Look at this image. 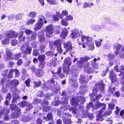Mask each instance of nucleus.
Wrapping results in <instances>:
<instances>
[{
  "label": "nucleus",
  "instance_id": "nucleus-1",
  "mask_svg": "<svg viewBox=\"0 0 124 124\" xmlns=\"http://www.w3.org/2000/svg\"><path fill=\"white\" fill-rule=\"evenodd\" d=\"M70 37L75 39L77 37L78 38L77 40L80 39L82 43V47L84 48L86 47L85 45V44L88 47L87 49L89 50H93L94 49L93 43V42L92 39L89 36H85L82 35V31L79 30L77 29L74 30L71 35Z\"/></svg>",
  "mask_w": 124,
  "mask_h": 124
},
{
  "label": "nucleus",
  "instance_id": "nucleus-2",
  "mask_svg": "<svg viewBox=\"0 0 124 124\" xmlns=\"http://www.w3.org/2000/svg\"><path fill=\"white\" fill-rule=\"evenodd\" d=\"M63 71L67 74H70L69 77V80L70 82L76 81L78 78V76L77 74L75 73V70L74 72L71 71V70L69 68H63Z\"/></svg>",
  "mask_w": 124,
  "mask_h": 124
},
{
  "label": "nucleus",
  "instance_id": "nucleus-3",
  "mask_svg": "<svg viewBox=\"0 0 124 124\" xmlns=\"http://www.w3.org/2000/svg\"><path fill=\"white\" fill-rule=\"evenodd\" d=\"M5 35L7 38L2 40L1 42L2 44L3 45H7L8 44L9 39L16 38L17 37V34L15 31H8L7 33L5 34Z\"/></svg>",
  "mask_w": 124,
  "mask_h": 124
},
{
  "label": "nucleus",
  "instance_id": "nucleus-4",
  "mask_svg": "<svg viewBox=\"0 0 124 124\" xmlns=\"http://www.w3.org/2000/svg\"><path fill=\"white\" fill-rule=\"evenodd\" d=\"M21 49L22 53L24 55L31 54L32 48L30 46L29 44L27 43L23 44L21 47Z\"/></svg>",
  "mask_w": 124,
  "mask_h": 124
},
{
  "label": "nucleus",
  "instance_id": "nucleus-5",
  "mask_svg": "<svg viewBox=\"0 0 124 124\" xmlns=\"http://www.w3.org/2000/svg\"><path fill=\"white\" fill-rule=\"evenodd\" d=\"M10 84V81H7L5 80L4 78H2L0 82V85L2 87V91L4 93H7V90L5 87H9Z\"/></svg>",
  "mask_w": 124,
  "mask_h": 124
},
{
  "label": "nucleus",
  "instance_id": "nucleus-6",
  "mask_svg": "<svg viewBox=\"0 0 124 124\" xmlns=\"http://www.w3.org/2000/svg\"><path fill=\"white\" fill-rule=\"evenodd\" d=\"M106 105V104H105L101 103L99 102H96L94 108V109L98 108H101V109L99 111L98 115L102 116L101 114L103 111L105 110Z\"/></svg>",
  "mask_w": 124,
  "mask_h": 124
},
{
  "label": "nucleus",
  "instance_id": "nucleus-7",
  "mask_svg": "<svg viewBox=\"0 0 124 124\" xmlns=\"http://www.w3.org/2000/svg\"><path fill=\"white\" fill-rule=\"evenodd\" d=\"M53 26L50 25L46 27L45 31L46 32V35L47 37L50 38L52 37V35L53 33Z\"/></svg>",
  "mask_w": 124,
  "mask_h": 124
},
{
  "label": "nucleus",
  "instance_id": "nucleus-8",
  "mask_svg": "<svg viewBox=\"0 0 124 124\" xmlns=\"http://www.w3.org/2000/svg\"><path fill=\"white\" fill-rule=\"evenodd\" d=\"M19 75L18 70L17 69H10L7 77L8 78H12L13 77H18Z\"/></svg>",
  "mask_w": 124,
  "mask_h": 124
},
{
  "label": "nucleus",
  "instance_id": "nucleus-9",
  "mask_svg": "<svg viewBox=\"0 0 124 124\" xmlns=\"http://www.w3.org/2000/svg\"><path fill=\"white\" fill-rule=\"evenodd\" d=\"M6 54L4 56V59L5 61H8L10 59L12 60V53L11 50L8 48L5 49Z\"/></svg>",
  "mask_w": 124,
  "mask_h": 124
},
{
  "label": "nucleus",
  "instance_id": "nucleus-10",
  "mask_svg": "<svg viewBox=\"0 0 124 124\" xmlns=\"http://www.w3.org/2000/svg\"><path fill=\"white\" fill-rule=\"evenodd\" d=\"M64 47L66 49V52L68 50L70 51V52L74 53V51H72V44L70 41H68L67 42L63 43Z\"/></svg>",
  "mask_w": 124,
  "mask_h": 124
},
{
  "label": "nucleus",
  "instance_id": "nucleus-11",
  "mask_svg": "<svg viewBox=\"0 0 124 124\" xmlns=\"http://www.w3.org/2000/svg\"><path fill=\"white\" fill-rule=\"evenodd\" d=\"M54 85V79L53 78H52L51 80L48 81L46 82V84L44 85V88H46V89L48 90L49 88H51Z\"/></svg>",
  "mask_w": 124,
  "mask_h": 124
},
{
  "label": "nucleus",
  "instance_id": "nucleus-12",
  "mask_svg": "<svg viewBox=\"0 0 124 124\" xmlns=\"http://www.w3.org/2000/svg\"><path fill=\"white\" fill-rule=\"evenodd\" d=\"M90 58L87 56L81 58L80 60L77 62V65L79 66V67H84L83 64L84 63L87 62L89 60Z\"/></svg>",
  "mask_w": 124,
  "mask_h": 124
},
{
  "label": "nucleus",
  "instance_id": "nucleus-13",
  "mask_svg": "<svg viewBox=\"0 0 124 124\" xmlns=\"http://www.w3.org/2000/svg\"><path fill=\"white\" fill-rule=\"evenodd\" d=\"M43 24V23L42 21V19L41 18L35 25V27L34 28V30L35 31H37L40 29L42 28Z\"/></svg>",
  "mask_w": 124,
  "mask_h": 124
},
{
  "label": "nucleus",
  "instance_id": "nucleus-14",
  "mask_svg": "<svg viewBox=\"0 0 124 124\" xmlns=\"http://www.w3.org/2000/svg\"><path fill=\"white\" fill-rule=\"evenodd\" d=\"M122 46V45L119 44L118 42H116L114 44L113 48L114 49L116 50V51L115 52V53L116 55L119 54V52L118 51L120 50Z\"/></svg>",
  "mask_w": 124,
  "mask_h": 124
},
{
  "label": "nucleus",
  "instance_id": "nucleus-15",
  "mask_svg": "<svg viewBox=\"0 0 124 124\" xmlns=\"http://www.w3.org/2000/svg\"><path fill=\"white\" fill-rule=\"evenodd\" d=\"M89 67H86L84 68V71L85 72L87 73H93L96 74L97 73V71L96 70H97L96 69H95Z\"/></svg>",
  "mask_w": 124,
  "mask_h": 124
},
{
  "label": "nucleus",
  "instance_id": "nucleus-16",
  "mask_svg": "<svg viewBox=\"0 0 124 124\" xmlns=\"http://www.w3.org/2000/svg\"><path fill=\"white\" fill-rule=\"evenodd\" d=\"M104 86V84L102 82L97 83L95 84V86L94 87L95 88V92L97 91L98 89L101 91L103 90Z\"/></svg>",
  "mask_w": 124,
  "mask_h": 124
},
{
  "label": "nucleus",
  "instance_id": "nucleus-17",
  "mask_svg": "<svg viewBox=\"0 0 124 124\" xmlns=\"http://www.w3.org/2000/svg\"><path fill=\"white\" fill-rule=\"evenodd\" d=\"M10 83V85L11 87L13 88H14V90L13 91H16V87L18 85L19 83V81L17 80L14 79L12 80L11 82L9 80Z\"/></svg>",
  "mask_w": 124,
  "mask_h": 124
},
{
  "label": "nucleus",
  "instance_id": "nucleus-18",
  "mask_svg": "<svg viewBox=\"0 0 124 124\" xmlns=\"http://www.w3.org/2000/svg\"><path fill=\"white\" fill-rule=\"evenodd\" d=\"M101 60V58L98 57L97 59L94 58L93 60L91 61L90 62L91 65L95 69H98V68L99 66L98 64L95 62L97 60L99 61Z\"/></svg>",
  "mask_w": 124,
  "mask_h": 124
},
{
  "label": "nucleus",
  "instance_id": "nucleus-19",
  "mask_svg": "<svg viewBox=\"0 0 124 124\" xmlns=\"http://www.w3.org/2000/svg\"><path fill=\"white\" fill-rule=\"evenodd\" d=\"M110 71L109 78L111 80L112 83H114V82L116 81L117 80L116 76L113 73V71L110 70Z\"/></svg>",
  "mask_w": 124,
  "mask_h": 124
},
{
  "label": "nucleus",
  "instance_id": "nucleus-20",
  "mask_svg": "<svg viewBox=\"0 0 124 124\" xmlns=\"http://www.w3.org/2000/svg\"><path fill=\"white\" fill-rule=\"evenodd\" d=\"M20 111H16L11 115L10 117L12 118H15L18 117L21 115Z\"/></svg>",
  "mask_w": 124,
  "mask_h": 124
},
{
  "label": "nucleus",
  "instance_id": "nucleus-21",
  "mask_svg": "<svg viewBox=\"0 0 124 124\" xmlns=\"http://www.w3.org/2000/svg\"><path fill=\"white\" fill-rule=\"evenodd\" d=\"M9 109L7 108H1L0 112V118L3 115L7 114L9 112Z\"/></svg>",
  "mask_w": 124,
  "mask_h": 124
},
{
  "label": "nucleus",
  "instance_id": "nucleus-22",
  "mask_svg": "<svg viewBox=\"0 0 124 124\" xmlns=\"http://www.w3.org/2000/svg\"><path fill=\"white\" fill-rule=\"evenodd\" d=\"M79 80L80 82L82 84L87 82L89 80L88 79L85 77L84 75H81Z\"/></svg>",
  "mask_w": 124,
  "mask_h": 124
},
{
  "label": "nucleus",
  "instance_id": "nucleus-23",
  "mask_svg": "<svg viewBox=\"0 0 124 124\" xmlns=\"http://www.w3.org/2000/svg\"><path fill=\"white\" fill-rule=\"evenodd\" d=\"M35 74L38 77H41L44 75V72L41 69H39L36 70Z\"/></svg>",
  "mask_w": 124,
  "mask_h": 124
},
{
  "label": "nucleus",
  "instance_id": "nucleus-24",
  "mask_svg": "<svg viewBox=\"0 0 124 124\" xmlns=\"http://www.w3.org/2000/svg\"><path fill=\"white\" fill-rule=\"evenodd\" d=\"M71 59L70 58H66L64 61V65H66V64L67 65V66L68 67H64L63 68H69V66L71 64Z\"/></svg>",
  "mask_w": 124,
  "mask_h": 124
},
{
  "label": "nucleus",
  "instance_id": "nucleus-25",
  "mask_svg": "<svg viewBox=\"0 0 124 124\" xmlns=\"http://www.w3.org/2000/svg\"><path fill=\"white\" fill-rule=\"evenodd\" d=\"M11 96L10 93H9L7 94V95L6 97V101L4 103L6 105H8L9 104V103L11 99Z\"/></svg>",
  "mask_w": 124,
  "mask_h": 124
},
{
  "label": "nucleus",
  "instance_id": "nucleus-26",
  "mask_svg": "<svg viewBox=\"0 0 124 124\" xmlns=\"http://www.w3.org/2000/svg\"><path fill=\"white\" fill-rule=\"evenodd\" d=\"M31 119L29 115L22 116L21 119V121L23 122H28L30 121Z\"/></svg>",
  "mask_w": 124,
  "mask_h": 124
},
{
  "label": "nucleus",
  "instance_id": "nucleus-27",
  "mask_svg": "<svg viewBox=\"0 0 124 124\" xmlns=\"http://www.w3.org/2000/svg\"><path fill=\"white\" fill-rule=\"evenodd\" d=\"M62 41L60 39H58L54 41V45L57 47L61 46Z\"/></svg>",
  "mask_w": 124,
  "mask_h": 124
},
{
  "label": "nucleus",
  "instance_id": "nucleus-28",
  "mask_svg": "<svg viewBox=\"0 0 124 124\" xmlns=\"http://www.w3.org/2000/svg\"><path fill=\"white\" fill-rule=\"evenodd\" d=\"M76 100L81 104H83L85 101V98L81 96L77 97L76 98Z\"/></svg>",
  "mask_w": 124,
  "mask_h": 124
},
{
  "label": "nucleus",
  "instance_id": "nucleus-29",
  "mask_svg": "<svg viewBox=\"0 0 124 124\" xmlns=\"http://www.w3.org/2000/svg\"><path fill=\"white\" fill-rule=\"evenodd\" d=\"M68 32V31L67 29H63L62 32L61 34V36L64 39L66 36L67 35Z\"/></svg>",
  "mask_w": 124,
  "mask_h": 124
},
{
  "label": "nucleus",
  "instance_id": "nucleus-30",
  "mask_svg": "<svg viewBox=\"0 0 124 124\" xmlns=\"http://www.w3.org/2000/svg\"><path fill=\"white\" fill-rule=\"evenodd\" d=\"M81 112L84 115H88L89 118L91 120H92L94 118V117L92 114H88V111L87 110L85 112L84 110H82Z\"/></svg>",
  "mask_w": 124,
  "mask_h": 124
},
{
  "label": "nucleus",
  "instance_id": "nucleus-31",
  "mask_svg": "<svg viewBox=\"0 0 124 124\" xmlns=\"http://www.w3.org/2000/svg\"><path fill=\"white\" fill-rule=\"evenodd\" d=\"M53 119L52 114L51 113H48L46 117L44 116L43 119L46 121L51 120Z\"/></svg>",
  "mask_w": 124,
  "mask_h": 124
},
{
  "label": "nucleus",
  "instance_id": "nucleus-32",
  "mask_svg": "<svg viewBox=\"0 0 124 124\" xmlns=\"http://www.w3.org/2000/svg\"><path fill=\"white\" fill-rule=\"evenodd\" d=\"M115 91V87H113L111 86L109 87L108 89V94L110 96L112 94H113L114 93Z\"/></svg>",
  "mask_w": 124,
  "mask_h": 124
},
{
  "label": "nucleus",
  "instance_id": "nucleus-33",
  "mask_svg": "<svg viewBox=\"0 0 124 124\" xmlns=\"http://www.w3.org/2000/svg\"><path fill=\"white\" fill-rule=\"evenodd\" d=\"M20 98L19 95H16L15 96H13V100L11 102L12 103H17V100H20Z\"/></svg>",
  "mask_w": 124,
  "mask_h": 124
},
{
  "label": "nucleus",
  "instance_id": "nucleus-34",
  "mask_svg": "<svg viewBox=\"0 0 124 124\" xmlns=\"http://www.w3.org/2000/svg\"><path fill=\"white\" fill-rule=\"evenodd\" d=\"M11 109L13 110H15V111H20V108L17 107L16 105L11 104L10 106Z\"/></svg>",
  "mask_w": 124,
  "mask_h": 124
},
{
  "label": "nucleus",
  "instance_id": "nucleus-35",
  "mask_svg": "<svg viewBox=\"0 0 124 124\" xmlns=\"http://www.w3.org/2000/svg\"><path fill=\"white\" fill-rule=\"evenodd\" d=\"M68 98L65 97H62L61 98V103L62 104H68Z\"/></svg>",
  "mask_w": 124,
  "mask_h": 124
},
{
  "label": "nucleus",
  "instance_id": "nucleus-36",
  "mask_svg": "<svg viewBox=\"0 0 124 124\" xmlns=\"http://www.w3.org/2000/svg\"><path fill=\"white\" fill-rule=\"evenodd\" d=\"M104 41L102 39H99L98 41H96L95 44L96 46L97 47H99L102 45L104 43Z\"/></svg>",
  "mask_w": 124,
  "mask_h": 124
},
{
  "label": "nucleus",
  "instance_id": "nucleus-37",
  "mask_svg": "<svg viewBox=\"0 0 124 124\" xmlns=\"http://www.w3.org/2000/svg\"><path fill=\"white\" fill-rule=\"evenodd\" d=\"M70 102L72 105H74L75 106H77L78 105V103L77 102L75 98L74 97L72 98L70 100Z\"/></svg>",
  "mask_w": 124,
  "mask_h": 124
},
{
  "label": "nucleus",
  "instance_id": "nucleus-38",
  "mask_svg": "<svg viewBox=\"0 0 124 124\" xmlns=\"http://www.w3.org/2000/svg\"><path fill=\"white\" fill-rule=\"evenodd\" d=\"M27 101H21L19 103L18 105L21 108H23L25 106H26Z\"/></svg>",
  "mask_w": 124,
  "mask_h": 124
},
{
  "label": "nucleus",
  "instance_id": "nucleus-39",
  "mask_svg": "<svg viewBox=\"0 0 124 124\" xmlns=\"http://www.w3.org/2000/svg\"><path fill=\"white\" fill-rule=\"evenodd\" d=\"M15 32L17 33L16 32ZM17 35H19V41H24L25 40V38L23 36V33H21V34L19 33L18 34L17 33Z\"/></svg>",
  "mask_w": 124,
  "mask_h": 124
},
{
  "label": "nucleus",
  "instance_id": "nucleus-40",
  "mask_svg": "<svg viewBox=\"0 0 124 124\" xmlns=\"http://www.w3.org/2000/svg\"><path fill=\"white\" fill-rule=\"evenodd\" d=\"M45 56L44 54L39 55L38 57V60L40 62H43L45 60Z\"/></svg>",
  "mask_w": 124,
  "mask_h": 124
},
{
  "label": "nucleus",
  "instance_id": "nucleus-41",
  "mask_svg": "<svg viewBox=\"0 0 124 124\" xmlns=\"http://www.w3.org/2000/svg\"><path fill=\"white\" fill-rule=\"evenodd\" d=\"M62 121L64 124H70L71 123L70 118H63Z\"/></svg>",
  "mask_w": 124,
  "mask_h": 124
},
{
  "label": "nucleus",
  "instance_id": "nucleus-42",
  "mask_svg": "<svg viewBox=\"0 0 124 124\" xmlns=\"http://www.w3.org/2000/svg\"><path fill=\"white\" fill-rule=\"evenodd\" d=\"M26 106L27 107L26 110L27 111H29L31 109L33 108V106L31 103H29V102L27 101Z\"/></svg>",
  "mask_w": 124,
  "mask_h": 124
},
{
  "label": "nucleus",
  "instance_id": "nucleus-43",
  "mask_svg": "<svg viewBox=\"0 0 124 124\" xmlns=\"http://www.w3.org/2000/svg\"><path fill=\"white\" fill-rule=\"evenodd\" d=\"M33 83V87L34 88H36L40 86L41 85V83L40 81H39L38 82H34Z\"/></svg>",
  "mask_w": 124,
  "mask_h": 124
},
{
  "label": "nucleus",
  "instance_id": "nucleus-44",
  "mask_svg": "<svg viewBox=\"0 0 124 124\" xmlns=\"http://www.w3.org/2000/svg\"><path fill=\"white\" fill-rule=\"evenodd\" d=\"M21 56V54L19 53L18 54H16L12 56V60L14 59L16 60H17Z\"/></svg>",
  "mask_w": 124,
  "mask_h": 124
},
{
  "label": "nucleus",
  "instance_id": "nucleus-45",
  "mask_svg": "<svg viewBox=\"0 0 124 124\" xmlns=\"http://www.w3.org/2000/svg\"><path fill=\"white\" fill-rule=\"evenodd\" d=\"M45 54L48 56H52L54 54V51H48L45 53Z\"/></svg>",
  "mask_w": 124,
  "mask_h": 124
},
{
  "label": "nucleus",
  "instance_id": "nucleus-46",
  "mask_svg": "<svg viewBox=\"0 0 124 124\" xmlns=\"http://www.w3.org/2000/svg\"><path fill=\"white\" fill-rule=\"evenodd\" d=\"M61 23L62 25L65 26H66L68 24V23L66 19H62L61 21Z\"/></svg>",
  "mask_w": 124,
  "mask_h": 124
},
{
  "label": "nucleus",
  "instance_id": "nucleus-47",
  "mask_svg": "<svg viewBox=\"0 0 124 124\" xmlns=\"http://www.w3.org/2000/svg\"><path fill=\"white\" fill-rule=\"evenodd\" d=\"M47 1L52 4H58L57 0H46Z\"/></svg>",
  "mask_w": 124,
  "mask_h": 124
},
{
  "label": "nucleus",
  "instance_id": "nucleus-48",
  "mask_svg": "<svg viewBox=\"0 0 124 124\" xmlns=\"http://www.w3.org/2000/svg\"><path fill=\"white\" fill-rule=\"evenodd\" d=\"M41 100L38 98H35L33 100L32 102V104H38L40 103L41 101Z\"/></svg>",
  "mask_w": 124,
  "mask_h": 124
},
{
  "label": "nucleus",
  "instance_id": "nucleus-49",
  "mask_svg": "<svg viewBox=\"0 0 124 124\" xmlns=\"http://www.w3.org/2000/svg\"><path fill=\"white\" fill-rule=\"evenodd\" d=\"M93 104L91 102H90L89 103H88L86 105V107L87 109H90L91 108H92V110L93 111L94 109L93 108Z\"/></svg>",
  "mask_w": 124,
  "mask_h": 124
},
{
  "label": "nucleus",
  "instance_id": "nucleus-50",
  "mask_svg": "<svg viewBox=\"0 0 124 124\" xmlns=\"http://www.w3.org/2000/svg\"><path fill=\"white\" fill-rule=\"evenodd\" d=\"M37 14L35 11H31L30 12L28 15V16L30 17H35Z\"/></svg>",
  "mask_w": 124,
  "mask_h": 124
},
{
  "label": "nucleus",
  "instance_id": "nucleus-51",
  "mask_svg": "<svg viewBox=\"0 0 124 124\" xmlns=\"http://www.w3.org/2000/svg\"><path fill=\"white\" fill-rule=\"evenodd\" d=\"M71 116V115L69 113H64L63 114V115H62L61 116V117L62 118H67V117H70Z\"/></svg>",
  "mask_w": 124,
  "mask_h": 124
},
{
  "label": "nucleus",
  "instance_id": "nucleus-52",
  "mask_svg": "<svg viewBox=\"0 0 124 124\" xmlns=\"http://www.w3.org/2000/svg\"><path fill=\"white\" fill-rule=\"evenodd\" d=\"M45 48V44H42L39 47V49L41 50V52L42 53H43L45 52L44 49Z\"/></svg>",
  "mask_w": 124,
  "mask_h": 124
},
{
  "label": "nucleus",
  "instance_id": "nucleus-53",
  "mask_svg": "<svg viewBox=\"0 0 124 124\" xmlns=\"http://www.w3.org/2000/svg\"><path fill=\"white\" fill-rule=\"evenodd\" d=\"M71 85L75 87H77L78 86V83L77 81H75L73 82H72L70 83Z\"/></svg>",
  "mask_w": 124,
  "mask_h": 124
},
{
  "label": "nucleus",
  "instance_id": "nucleus-54",
  "mask_svg": "<svg viewBox=\"0 0 124 124\" xmlns=\"http://www.w3.org/2000/svg\"><path fill=\"white\" fill-rule=\"evenodd\" d=\"M107 58L110 61L113 59L115 57V55L113 54H109L108 55H107Z\"/></svg>",
  "mask_w": 124,
  "mask_h": 124
},
{
  "label": "nucleus",
  "instance_id": "nucleus-55",
  "mask_svg": "<svg viewBox=\"0 0 124 124\" xmlns=\"http://www.w3.org/2000/svg\"><path fill=\"white\" fill-rule=\"evenodd\" d=\"M39 50L38 49H34L33 50L32 54L33 55L36 56L39 55Z\"/></svg>",
  "mask_w": 124,
  "mask_h": 124
},
{
  "label": "nucleus",
  "instance_id": "nucleus-56",
  "mask_svg": "<svg viewBox=\"0 0 124 124\" xmlns=\"http://www.w3.org/2000/svg\"><path fill=\"white\" fill-rule=\"evenodd\" d=\"M95 87H94V89L93 90V92L90 93L89 95V96L91 98L93 97L97 94L96 92L97 91L95 92Z\"/></svg>",
  "mask_w": 124,
  "mask_h": 124
},
{
  "label": "nucleus",
  "instance_id": "nucleus-57",
  "mask_svg": "<svg viewBox=\"0 0 124 124\" xmlns=\"http://www.w3.org/2000/svg\"><path fill=\"white\" fill-rule=\"evenodd\" d=\"M35 21V19H31L28 20L27 22V24L28 25H30L33 24Z\"/></svg>",
  "mask_w": 124,
  "mask_h": 124
},
{
  "label": "nucleus",
  "instance_id": "nucleus-58",
  "mask_svg": "<svg viewBox=\"0 0 124 124\" xmlns=\"http://www.w3.org/2000/svg\"><path fill=\"white\" fill-rule=\"evenodd\" d=\"M111 44L109 43H108L105 44L103 46L104 48L106 49H108L110 47Z\"/></svg>",
  "mask_w": 124,
  "mask_h": 124
},
{
  "label": "nucleus",
  "instance_id": "nucleus-59",
  "mask_svg": "<svg viewBox=\"0 0 124 124\" xmlns=\"http://www.w3.org/2000/svg\"><path fill=\"white\" fill-rule=\"evenodd\" d=\"M112 113V111L111 110H109L106 111L105 113L103 114V116L106 117L109 116Z\"/></svg>",
  "mask_w": 124,
  "mask_h": 124
},
{
  "label": "nucleus",
  "instance_id": "nucleus-60",
  "mask_svg": "<svg viewBox=\"0 0 124 124\" xmlns=\"http://www.w3.org/2000/svg\"><path fill=\"white\" fill-rule=\"evenodd\" d=\"M84 87H85V86H83V85L81 86L80 87V90L79 92V94H82L84 93Z\"/></svg>",
  "mask_w": 124,
  "mask_h": 124
},
{
  "label": "nucleus",
  "instance_id": "nucleus-61",
  "mask_svg": "<svg viewBox=\"0 0 124 124\" xmlns=\"http://www.w3.org/2000/svg\"><path fill=\"white\" fill-rule=\"evenodd\" d=\"M31 82L30 79L29 78H28L25 81V83L27 87H29L30 86V83Z\"/></svg>",
  "mask_w": 124,
  "mask_h": 124
},
{
  "label": "nucleus",
  "instance_id": "nucleus-62",
  "mask_svg": "<svg viewBox=\"0 0 124 124\" xmlns=\"http://www.w3.org/2000/svg\"><path fill=\"white\" fill-rule=\"evenodd\" d=\"M54 95V94L53 93H47L46 95V99H50V97L51 96H53Z\"/></svg>",
  "mask_w": 124,
  "mask_h": 124
},
{
  "label": "nucleus",
  "instance_id": "nucleus-63",
  "mask_svg": "<svg viewBox=\"0 0 124 124\" xmlns=\"http://www.w3.org/2000/svg\"><path fill=\"white\" fill-rule=\"evenodd\" d=\"M15 17V15L13 14H10L8 16V20H9L13 19Z\"/></svg>",
  "mask_w": 124,
  "mask_h": 124
},
{
  "label": "nucleus",
  "instance_id": "nucleus-64",
  "mask_svg": "<svg viewBox=\"0 0 124 124\" xmlns=\"http://www.w3.org/2000/svg\"><path fill=\"white\" fill-rule=\"evenodd\" d=\"M28 69L31 70L33 72H34L36 70V68L35 67L32 65H31L28 67Z\"/></svg>",
  "mask_w": 124,
  "mask_h": 124
}]
</instances>
